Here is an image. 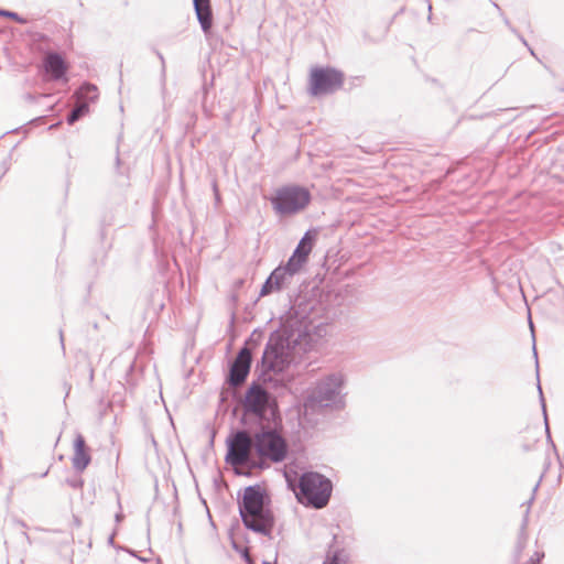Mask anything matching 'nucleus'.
I'll list each match as a JSON object with an SVG mask.
<instances>
[{
    "label": "nucleus",
    "mask_w": 564,
    "mask_h": 564,
    "mask_svg": "<svg viewBox=\"0 0 564 564\" xmlns=\"http://www.w3.org/2000/svg\"><path fill=\"white\" fill-rule=\"evenodd\" d=\"M245 281L242 279H238L236 282H235V288H241L243 285Z\"/></svg>",
    "instance_id": "nucleus-36"
},
{
    "label": "nucleus",
    "mask_w": 564,
    "mask_h": 564,
    "mask_svg": "<svg viewBox=\"0 0 564 564\" xmlns=\"http://www.w3.org/2000/svg\"><path fill=\"white\" fill-rule=\"evenodd\" d=\"M291 306L281 318L280 327L270 334L257 370L258 380L248 387L243 406L247 414L260 421L280 420L279 406L268 391L290 390L296 368L317 339L326 335V327L335 315L334 308L319 293H299L290 297Z\"/></svg>",
    "instance_id": "nucleus-1"
},
{
    "label": "nucleus",
    "mask_w": 564,
    "mask_h": 564,
    "mask_svg": "<svg viewBox=\"0 0 564 564\" xmlns=\"http://www.w3.org/2000/svg\"><path fill=\"white\" fill-rule=\"evenodd\" d=\"M116 164H120V156H119V150L117 149V156H116Z\"/></svg>",
    "instance_id": "nucleus-43"
},
{
    "label": "nucleus",
    "mask_w": 564,
    "mask_h": 564,
    "mask_svg": "<svg viewBox=\"0 0 564 564\" xmlns=\"http://www.w3.org/2000/svg\"><path fill=\"white\" fill-rule=\"evenodd\" d=\"M129 553H130L132 556H135V557H137L139 561H141V562H144V563L149 562V560H148L147 557L138 556V555H137V553H135V551H133V550H130V551H129Z\"/></svg>",
    "instance_id": "nucleus-31"
},
{
    "label": "nucleus",
    "mask_w": 564,
    "mask_h": 564,
    "mask_svg": "<svg viewBox=\"0 0 564 564\" xmlns=\"http://www.w3.org/2000/svg\"><path fill=\"white\" fill-rule=\"evenodd\" d=\"M263 338L264 332L260 328H256L245 340V344L240 349H247V351L252 355L253 350L261 345Z\"/></svg>",
    "instance_id": "nucleus-14"
},
{
    "label": "nucleus",
    "mask_w": 564,
    "mask_h": 564,
    "mask_svg": "<svg viewBox=\"0 0 564 564\" xmlns=\"http://www.w3.org/2000/svg\"><path fill=\"white\" fill-rule=\"evenodd\" d=\"M538 487H539V482L534 486L533 488V495L532 497L528 500V508H530L531 503L533 502L534 500V492L538 490ZM529 512H530V509H527L525 512H524V516L522 518V521H521V524H520V528H524L527 529L528 528V523H529Z\"/></svg>",
    "instance_id": "nucleus-20"
},
{
    "label": "nucleus",
    "mask_w": 564,
    "mask_h": 564,
    "mask_svg": "<svg viewBox=\"0 0 564 564\" xmlns=\"http://www.w3.org/2000/svg\"><path fill=\"white\" fill-rule=\"evenodd\" d=\"M323 564H349L348 556L343 550L329 551Z\"/></svg>",
    "instance_id": "nucleus-17"
},
{
    "label": "nucleus",
    "mask_w": 564,
    "mask_h": 564,
    "mask_svg": "<svg viewBox=\"0 0 564 564\" xmlns=\"http://www.w3.org/2000/svg\"><path fill=\"white\" fill-rule=\"evenodd\" d=\"M197 21L200 25L202 31L205 36L208 39L212 35V26L214 22L213 9L212 6L205 7L202 9L194 10Z\"/></svg>",
    "instance_id": "nucleus-13"
},
{
    "label": "nucleus",
    "mask_w": 564,
    "mask_h": 564,
    "mask_svg": "<svg viewBox=\"0 0 564 564\" xmlns=\"http://www.w3.org/2000/svg\"><path fill=\"white\" fill-rule=\"evenodd\" d=\"M235 318H236V315H235V313H232V314H231V322H234V321H235Z\"/></svg>",
    "instance_id": "nucleus-48"
},
{
    "label": "nucleus",
    "mask_w": 564,
    "mask_h": 564,
    "mask_svg": "<svg viewBox=\"0 0 564 564\" xmlns=\"http://www.w3.org/2000/svg\"><path fill=\"white\" fill-rule=\"evenodd\" d=\"M345 384L346 378L340 372H333L321 378L304 399V413H316L326 409L343 410L346 406Z\"/></svg>",
    "instance_id": "nucleus-4"
},
{
    "label": "nucleus",
    "mask_w": 564,
    "mask_h": 564,
    "mask_svg": "<svg viewBox=\"0 0 564 564\" xmlns=\"http://www.w3.org/2000/svg\"><path fill=\"white\" fill-rule=\"evenodd\" d=\"M237 503L245 528L271 539L275 517L265 503V490L258 484L247 486L238 492Z\"/></svg>",
    "instance_id": "nucleus-3"
},
{
    "label": "nucleus",
    "mask_w": 564,
    "mask_h": 564,
    "mask_svg": "<svg viewBox=\"0 0 564 564\" xmlns=\"http://www.w3.org/2000/svg\"><path fill=\"white\" fill-rule=\"evenodd\" d=\"M59 340H61V346H62V348L64 349V348H65V346H64V337H63V332H62V329L59 330Z\"/></svg>",
    "instance_id": "nucleus-40"
},
{
    "label": "nucleus",
    "mask_w": 564,
    "mask_h": 564,
    "mask_svg": "<svg viewBox=\"0 0 564 564\" xmlns=\"http://www.w3.org/2000/svg\"><path fill=\"white\" fill-rule=\"evenodd\" d=\"M232 544V549L238 552L243 558H248V551L246 549H243L242 546H240L238 543H236L235 541L231 542Z\"/></svg>",
    "instance_id": "nucleus-28"
},
{
    "label": "nucleus",
    "mask_w": 564,
    "mask_h": 564,
    "mask_svg": "<svg viewBox=\"0 0 564 564\" xmlns=\"http://www.w3.org/2000/svg\"><path fill=\"white\" fill-rule=\"evenodd\" d=\"M494 8L497 9V11L499 12V15L502 18V21L505 23V25L509 29L512 24L510 22V20L505 15L502 9L500 8V6L497 3V2H491Z\"/></svg>",
    "instance_id": "nucleus-25"
},
{
    "label": "nucleus",
    "mask_w": 564,
    "mask_h": 564,
    "mask_svg": "<svg viewBox=\"0 0 564 564\" xmlns=\"http://www.w3.org/2000/svg\"><path fill=\"white\" fill-rule=\"evenodd\" d=\"M83 89L86 90V100L87 102L86 104H90V102H95L98 97H99V94H98V88L96 85H93L90 83H85L83 85Z\"/></svg>",
    "instance_id": "nucleus-19"
},
{
    "label": "nucleus",
    "mask_w": 564,
    "mask_h": 564,
    "mask_svg": "<svg viewBox=\"0 0 564 564\" xmlns=\"http://www.w3.org/2000/svg\"><path fill=\"white\" fill-rule=\"evenodd\" d=\"M40 37H41V40H43V41H48V37H47L46 35H44V34H41V36H40Z\"/></svg>",
    "instance_id": "nucleus-45"
},
{
    "label": "nucleus",
    "mask_w": 564,
    "mask_h": 564,
    "mask_svg": "<svg viewBox=\"0 0 564 564\" xmlns=\"http://www.w3.org/2000/svg\"><path fill=\"white\" fill-rule=\"evenodd\" d=\"M94 329H98V323L93 324Z\"/></svg>",
    "instance_id": "nucleus-46"
},
{
    "label": "nucleus",
    "mask_w": 564,
    "mask_h": 564,
    "mask_svg": "<svg viewBox=\"0 0 564 564\" xmlns=\"http://www.w3.org/2000/svg\"><path fill=\"white\" fill-rule=\"evenodd\" d=\"M345 82V73L330 65L312 66L307 79V93L312 97H324L335 94Z\"/></svg>",
    "instance_id": "nucleus-7"
},
{
    "label": "nucleus",
    "mask_w": 564,
    "mask_h": 564,
    "mask_svg": "<svg viewBox=\"0 0 564 564\" xmlns=\"http://www.w3.org/2000/svg\"><path fill=\"white\" fill-rule=\"evenodd\" d=\"M518 39L525 47H529V43L522 34H518Z\"/></svg>",
    "instance_id": "nucleus-33"
},
{
    "label": "nucleus",
    "mask_w": 564,
    "mask_h": 564,
    "mask_svg": "<svg viewBox=\"0 0 564 564\" xmlns=\"http://www.w3.org/2000/svg\"><path fill=\"white\" fill-rule=\"evenodd\" d=\"M544 424H545L546 440L553 446V448L556 449L555 444H554V442L552 440V436H551L549 421L546 420V422H544Z\"/></svg>",
    "instance_id": "nucleus-30"
},
{
    "label": "nucleus",
    "mask_w": 564,
    "mask_h": 564,
    "mask_svg": "<svg viewBox=\"0 0 564 564\" xmlns=\"http://www.w3.org/2000/svg\"><path fill=\"white\" fill-rule=\"evenodd\" d=\"M113 536H115V533H113V534H111V535L108 538V544H109V545H112V546L115 545V543H113Z\"/></svg>",
    "instance_id": "nucleus-41"
},
{
    "label": "nucleus",
    "mask_w": 564,
    "mask_h": 564,
    "mask_svg": "<svg viewBox=\"0 0 564 564\" xmlns=\"http://www.w3.org/2000/svg\"><path fill=\"white\" fill-rule=\"evenodd\" d=\"M302 272L293 263L290 264V261L280 263L276 268H274L271 273L268 275L263 284L261 285L258 297L254 303L262 296L272 294L274 292H281L282 290L289 288L293 282L294 278Z\"/></svg>",
    "instance_id": "nucleus-8"
},
{
    "label": "nucleus",
    "mask_w": 564,
    "mask_h": 564,
    "mask_svg": "<svg viewBox=\"0 0 564 564\" xmlns=\"http://www.w3.org/2000/svg\"><path fill=\"white\" fill-rule=\"evenodd\" d=\"M89 112V105L88 104H82L75 109H73L66 117V122L69 126H73L75 122H77L79 119L85 117Z\"/></svg>",
    "instance_id": "nucleus-16"
},
{
    "label": "nucleus",
    "mask_w": 564,
    "mask_h": 564,
    "mask_svg": "<svg viewBox=\"0 0 564 564\" xmlns=\"http://www.w3.org/2000/svg\"><path fill=\"white\" fill-rule=\"evenodd\" d=\"M525 546H527V543L518 542V541L516 542L513 553H512V558H513L514 563H518L520 561L522 552L525 549Z\"/></svg>",
    "instance_id": "nucleus-21"
},
{
    "label": "nucleus",
    "mask_w": 564,
    "mask_h": 564,
    "mask_svg": "<svg viewBox=\"0 0 564 564\" xmlns=\"http://www.w3.org/2000/svg\"><path fill=\"white\" fill-rule=\"evenodd\" d=\"M0 18H8L10 20L15 21L19 24H26L28 23V19L22 17V15H20L18 12L11 11V10H7V9H2V8H0Z\"/></svg>",
    "instance_id": "nucleus-18"
},
{
    "label": "nucleus",
    "mask_w": 564,
    "mask_h": 564,
    "mask_svg": "<svg viewBox=\"0 0 564 564\" xmlns=\"http://www.w3.org/2000/svg\"><path fill=\"white\" fill-rule=\"evenodd\" d=\"M426 6H427V10H429L427 20L432 21V3H431V1L426 0Z\"/></svg>",
    "instance_id": "nucleus-32"
},
{
    "label": "nucleus",
    "mask_w": 564,
    "mask_h": 564,
    "mask_svg": "<svg viewBox=\"0 0 564 564\" xmlns=\"http://www.w3.org/2000/svg\"><path fill=\"white\" fill-rule=\"evenodd\" d=\"M514 110H517V109L516 108L498 109L494 113L498 115L499 112H508V111H514Z\"/></svg>",
    "instance_id": "nucleus-35"
},
{
    "label": "nucleus",
    "mask_w": 564,
    "mask_h": 564,
    "mask_svg": "<svg viewBox=\"0 0 564 564\" xmlns=\"http://www.w3.org/2000/svg\"><path fill=\"white\" fill-rule=\"evenodd\" d=\"M236 474L239 475V476H247V477L250 476V473H245V471L239 470V469H236Z\"/></svg>",
    "instance_id": "nucleus-39"
},
{
    "label": "nucleus",
    "mask_w": 564,
    "mask_h": 564,
    "mask_svg": "<svg viewBox=\"0 0 564 564\" xmlns=\"http://www.w3.org/2000/svg\"><path fill=\"white\" fill-rule=\"evenodd\" d=\"M12 492H13V487H10V490H9V494H8V497H7L8 501L11 499Z\"/></svg>",
    "instance_id": "nucleus-44"
},
{
    "label": "nucleus",
    "mask_w": 564,
    "mask_h": 564,
    "mask_svg": "<svg viewBox=\"0 0 564 564\" xmlns=\"http://www.w3.org/2000/svg\"><path fill=\"white\" fill-rule=\"evenodd\" d=\"M527 48H528V51L530 52V54H531L534 58H536L538 61H540V59H539V57L536 56V54H535L534 50H533L530 45H529V47H527Z\"/></svg>",
    "instance_id": "nucleus-38"
},
{
    "label": "nucleus",
    "mask_w": 564,
    "mask_h": 564,
    "mask_svg": "<svg viewBox=\"0 0 564 564\" xmlns=\"http://www.w3.org/2000/svg\"><path fill=\"white\" fill-rule=\"evenodd\" d=\"M212 189L214 194L215 205L218 206L221 203V196L216 180L212 182Z\"/></svg>",
    "instance_id": "nucleus-23"
},
{
    "label": "nucleus",
    "mask_w": 564,
    "mask_h": 564,
    "mask_svg": "<svg viewBox=\"0 0 564 564\" xmlns=\"http://www.w3.org/2000/svg\"><path fill=\"white\" fill-rule=\"evenodd\" d=\"M73 468L78 473H83L90 464L91 455L89 453V447L86 444V440L80 433L76 434L73 442Z\"/></svg>",
    "instance_id": "nucleus-12"
},
{
    "label": "nucleus",
    "mask_w": 564,
    "mask_h": 564,
    "mask_svg": "<svg viewBox=\"0 0 564 564\" xmlns=\"http://www.w3.org/2000/svg\"><path fill=\"white\" fill-rule=\"evenodd\" d=\"M533 356L535 358V366H536V387H538V391H539V401L541 404L544 422H546V420H547L546 402H545V398H544V394H543V391L541 388V382H540L539 361H538V352H536V348H535V337L534 336H533Z\"/></svg>",
    "instance_id": "nucleus-15"
},
{
    "label": "nucleus",
    "mask_w": 564,
    "mask_h": 564,
    "mask_svg": "<svg viewBox=\"0 0 564 564\" xmlns=\"http://www.w3.org/2000/svg\"><path fill=\"white\" fill-rule=\"evenodd\" d=\"M269 202L276 216L288 218L301 214L310 206L312 193L306 186L290 183L278 187Z\"/></svg>",
    "instance_id": "nucleus-6"
},
{
    "label": "nucleus",
    "mask_w": 564,
    "mask_h": 564,
    "mask_svg": "<svg viewBox=\"0 0 564 564\" xmlns=\"http://www.w3.org/2000/svg\"><path fill=\"white\" fill-rule=\"evenodd\" d=\"M516 117H517V116H514V117H512V118H509L507 121H508V122H511V121H513V120L516 119Z\"/></svg>",
    "instance_id": "nucleus-47"
},
{
    "label": "nucleus",
    "mask_w": 564,
    "mask_h": 564,
    "mask_svg": "<svg viewBox=\"0 0 564 564\" xmlns=\"http://www.w3.org/2000/svg\"><path fill=\"white\" fill-rule=\"evenodd\" d=\"M510 32L513 33L517 37H518V34H521L513 25H511L509 28Z\"/></svg>",
    "instance_id": "nucleus-37"
},
{
    "label": "nucleus",
    "mask_w": 564,
    "mask_h": 564,
    "mask_svg": "<svg viewBox=\"0 0 564 564\" xmlns=\"http://www.w3.org/2000/svg\"><path fill=\"white\" fill-rule=\"evenodd\" d=\"M51 97V95H47V94H39V95H35V94H32V93H26L24 95V99L29 102H35L37 101L40 98H48Z\"/></svg>",
    "instance_id": "nucleus-24"
},
{
    "label": "nucleus",
    "mask_w": 564,
    "mask_h": 564,
    "mask_svg": "<svg viewBox=\"0 0 564 564\" xmlns=\"http://www.w3.org/2000/svg\"><path fill=\"white\" fill-rule=\"evenodd\" d=\"M251 365V354H249L247 349H239L236 359L229 362V371L226 377V382L236 387L246 381L250 373Z\"/></svg>",
    "instance_id": "nucleus-10"
},
{
    "label": "nucleus",
    "mask_w": 564,
    "mask_h": 564,
    "mask_svg": "<svg viewBox=\"0 0 564 564\" xmlns=\"http://www.w3.org/2000/svg\"><path fill=\"white\" fill-rule=\"evenodd\" d=\"M252 443L256 453L272 463H282L289 456L290 449L285 437L275 427H262L254 434L253 441L243 431L231 432L226 438V464L267 467L264 464L251 463L249 448Z\"/></svg>",
    "instance_id": "nucleus-2"
},
{
    "label": "nucleus",
    "mask_w": 564,
    "mask_h": 564,
    "mask_svg": "<svg viewBox=\"0 0 564 564\" xmlns=\"http://www.w3.org/2000/svg\"><path fill=\"white\" fill-rule=\"evenodd\" d=\"M192 1H193L194 10L212 6L210 0H192Z\"/></svg>",
    "instance_id": "nucleus-27"
},
{
    "label": "nucleus",
    "mask_w": 564,
    "mask_h": 564,
    "mask_svg": "<svg viewBox=\"0 0 564 564\" xmlns=\"http://www.w3.org/2000/svg\"><path fill=\"white\" fill-rule=\"evenodd\" d=\"M41 70L51 80L62 83L68 80L67 64L61 53L48 52L42 59Z\"/></svg>",
    "instance_id": "nucleus-11"
},
{
    "label": "nucleus",
    "mask_w": 564,
    "mask_h": 564,
    "mask_svg": "<svg viewBox=\"0 0 564 564\" xmlns=\"http://www.w3.org/2000/svg\"><path fill=\"white\" fill-rule=\"evenodd\" d=\"M66 482L74 489L82 488L84 485V480L80 477L67 479Z\"/></svg>",
    "instance_id": "nucleus-26"
},
{
    "label": "nucleus",
    "mask_w": 564,
    "mask_h": 564,
    "mask_svg": "<svg viewBox=\"0 0 564 564\" xmlns=\"http://www.w3.org/2000/svg\"><path fill=\"white\" fill-rule=\"evenodd\" d=\"M517 541H518V542H523V543H527V542H528V532H527V529H524V528H519V532H518Z\"/></svg>",
    "instance_id": "nucleus-29"
},
{
    "label": "nucleus",
    "mask_w": 564,
    "mask_h": 564,
    "mask_svg": "<svg viewBox=\"0 0 564 564\" xmlns=\"http://www.w3.org/2000/svg\"><path fill=\"white\" fill-rule=\"evenodd\" d=\"M156 56H158V59L161 61V83H162V86L165 87V80H166V67H165V59H164V56L162 55V53L158 50H154Z\"/></svg>",
    "instance_id": "nucleus-22"
},
{
    "label": "nucleus",
    "mask_w": 564,
    "mask_h": 564,
    "mask_svg": "<svg viewBox=\"0 0 564 564\" xmlns=\"http://www.w3.org/2000/svg\"><path fill=\"white\" fill-rule=\"evenodd\" d=\"M318 237V229L317 228H310L307 229L300 241L297 242L295 249L293 250L292 254L289 257L290 264L296 265L302 271L306 267L310 260V254L316 245Z\"/></svg>",
    "instance_id": "nucleus-9"
},
{
    "label": "nucleus",
    "mask_w": 564,
    "mask_h": 564,
    "mask_svg": "<svg viewBox=\"0 0 564 564\" xmlns=\"http://www.w3.org/2000/svg\"><path fill=\"white\" fill-rule=\"evenodd\" d=\"M263 564H276V563L275 562L271 563V562L264 561Z\"/></svg>",
    "instance_id": "nucleus-49"
},
{
    "label": "nucleus",
    "mask_w": 564,
    "mask_h": 564,
    "mask_svg": "<svg viewBox=\"0 0 564 564\" xmlns=\"http://www.w3.org/2000/svg\"><path fill=\"white\" fill-rule=\"evenodd\" d=\"M333 482L325 475L306 470L299 478L297 490H294L299 503L313 508L323 509L330 500Z\"/></svg>",
    "instance_id": "nucleus-5"
},
{
    "label": "nucleus",
    "mask_w": 564,
    "mask_h": 564,
    "mask_svg": "<svg viewBox=\"0 0 564 564\" xmlns=\"http://www.w3.org/2000/svg\"><path fill=\"white\" fill-rule=\"evenodd\" d=\"M124 516L121 512L116 513L115 520L117 523L121 522L123 520Z\"/></svg>",
    "instance_id": "nucleus-34"
},
{
    "label": "nucleus",
    "mask_w": 564,
    "mask_h": 564,
    "mask_svg": "<svg viewBox=\"0 0 564 564\" xmlns=\"http://www.w3.org/2000/svg\"><path fill=\"white\" fill-rule=\"evenodd\" d=\"M231 301L236 304L238 302V295L237 294H231L230 296Z\"/></svg>",
    "instance_id": "nucleus-42"
}]
</instances>
